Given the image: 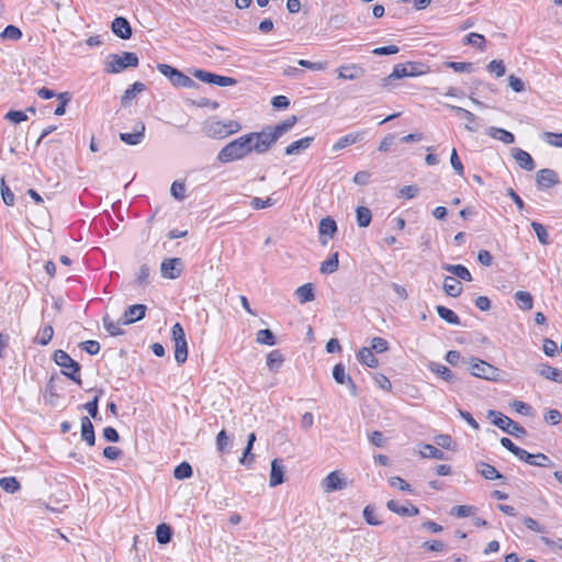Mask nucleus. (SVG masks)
Masks as SVG:
<instances>
[{
	"label": "nucleus",
	"instance_id": "obj_13",
	"mask_svg": "<svg viewBox=\"0 0 562 562\" xmlns=\"http://www.w3.org/2000/svg\"><path fill=\"white\" fill-rule=\"evenodd\" d=\"M147 307L144 304H134L128 306L120 319L121 325H131L145 317Z\"/></svg>",
	"mask_w": 562,
	"mask_h": 562
},
{
	"label": "nucleus",
	"instance_id": "obj_48",
	"mask_svg": "<svg viewBox=\"0 0 562 562\" xmlns=\"http://www.w3.org/2000/svg\"><path fill=\"white\" fill-rule=\"evenodd\" d=\"M193 474L192 467L188 462H181L175 468L173 475L177 480H184L191 477Z\"/></svg>",
	"mask_w": 562,
	"mask_h": 562
},
{
	"label": "nucleus",
	"instance_id": "obj_9",
	"mask_svg": "<svg viewBox=\"0 0 562 562\" xmlns=\"http://www.w3.org/2000/svg\"><path fill=\"white\" fill-rule=\"evenodd\" d=\"M171 333L175 342V359L179 364H182L188 359V344L183 327L176 323L171 328Z\"/></svg>",
	"mask_w": 562,
	"mask_h": 562
},
{
	"label": "nucleus",
	"instance_id": "obj_54",
	"mask_svg": "<svg viewBox=\"0 0 562 562\" xmlns=\"http://www.w3.org/2000/svg\"><path fill=\"white\" fill-rule=\"evenodd\" d=\"M54 329L50 325L45 326L40 336L36 338V342L41 346H46L53 338Z\"/></svg>",
	"mask_w": 562,
	"mask_h": 562
},
{
	"label": "nucleus",
	"instance_id": "obj_7",
	"mask_svg": "<svg viewBox=\"0 0 562 562\" xmlns=\"http://www.w3.org/2000/svg\"><path fill=\"white\" fill-rule=\"evenodd\" d=\"M487 416L492 418V424L501 428L504 432L516 438L526 436V429L517 422L496 411H488Z\"/></svg>",
	"mask_w": 562,
	"mask_h": 562
},
{
	"label": "nucleus",
	"instance_id": "obj_45",
	"mask_svg": "<svg viewBox=\"0 0 562 562\" xmlns=\"http://www.w3.org/2000/svg\"><path fill=\"white\" fill-rule=\"evenodd\" d=\"M0 487L7 493H15L21 488L20 482L14 476L0 479Z\"/></svg>",
	"mask_w": 562,
	"mask_h": 562
},
{
	"label": "nucleus",
	"instance_id": "obj_14",
	"mask_svg": "<svg viewBox=\"0 0 562 562\" xmlns=\"http://www.w3.org/2000/svg\"><path fill=\"white\" fill-rule=\"evenodd\" d=\"M111 30L121 40H130L133 34L132 26L124 16H116L111 23Z\"/></svg>",
	"mask_w": 562,
	"mask_h": 562
},
{
	"label": "nucleus",
	"instance_id": "obj_57",
	"mask_svg": "<svg viewBox=\"0 0 562 562\" xmlns=\"http://www.w3.org/2000/svg\"><path fill=\"white\" fill-rule=\"evenodd\" d=\"M487 70L494 72L497 78L503 77L506 72L503 60L494 59L487 65Z\"/></svg>",
	"mask_w": 562,
	"mask_h": 562
},
{
	"label": "nucleus",
	"instance_id": "obj_20",
	"mask_svg": "<svg viewBox=\"0 0 562 562\" xmlns=\"http://www.w3.org/2000/svg\"><path fill=\"white\" fill-rule=\"evenodd\" d=\"M536 180L539 188H551L559 182L557 172L547 168L537 172Z\"/></svg>",
	"mask_w": 562,
	"mask_h": 562
},
{
	"label": "nucleus",
	"instance_id": "obj_34",
	"mask_svg": "<svg viewBox=\"0 0 562 562\" xmlns=\"http://www.w3.org/2000/svg\"><path fill=\"white\" fill-rule=\"evenodd\" d=\"M514 299L518 307L522 311H530L533 306V297L527 291H517L514 294Z\"/></svg>",
	"mask_w": 562,
	"mask_h": 562
},
{
	"label": "nucleus",
	"instance_id": "obj_28",
	"mask_svg": "<svg viewBox=\"0 0 562 562\" xmlns=\"http://www.w3.org/2000/svg\"><path fill=\"white\" fill-rule=\"evenodd\" d=\"M428 367L431 372L436 373L443 381L449 383L457 381V376L448 367L437 362H430Z\"/></svg>",
	"mask_w": 562,
	"mask_h": 562
},
{
	"label": "nucleus",
	"instance_id": "obj_44",
	"mask_svg": "<svg viewBox=\"0 0 562 562\" xmlns=\"http://www.w3.org/2000/svg\"><path fill=\"white\" fill-rule=\"evenodd\" d=\"M339 260L338 252H334L327 260L321 263V272L325 274L334 273L338 270Z\"/></svg>",
	"mask_w": 562,
	"mask_h": 562
},
{
	"label": "nucleus",
	"instance_id": "obj_56",
	"mask_svg": "<svg viewBox=\"0 0 562 562\" xmlns=\"http://www.w3.org/2000/svg\"><path fill=\"white\" fill-rule=\"evenodd\" d=\"M171 195L178 201H182L186 198V186L183 182L175 181L170 188Z\"/></svg>",
	"mask_w": 562,
	"mask_h": 562
},
{
	"label": "nucleus",
	"instance_id": "obj_8",
	"mask_svg": "<svg viewBox=\"0 0 562 562\" xmlns=\"http://www.w3.org/2000/svg\"><path fill=\"white\" fill-rule=\"evenodd\" d=\"M157 69L161 75L169 79L172 86L177 88H198V83L193 79L170 65L158 64Z\"/></svg>",
	"mask_w": 562,
	"mask_h": 562
},
{
	"label": "nucleus",
	"instance_id": "obj_12",
	"mask_svg": "<svg viewBox=\"0 0 562 562\" xmlns=\"http://www.w3.org/2000/svg\"><path fill=\"white\" fill-rule=\"evenodd\" d=\"M348 486V482L345 477L341 476L339 471L330 472L326 477L322 481V488L324 493H333L336 491H341Z\"/></svg>",
	"mask_w": 562,
	"mask_h": 562
},
{
	"label": "nucleus",
	"instance_id": "obj_21",
	"mask_svg": "<svg viewBox=\"0 0 562 562\" xmlns=\"http://www.w3.org/2000/svg\"><path fill=\"white\" fill-rule=\"evenodd\" d=\"M145 137V124L139 122L133 133H121L120 139L127 145H138Z\"/></svg>",
	"mask_w": 562,
	"mask_h": 562
},
{
	"label": "nucleus",
	"instance_id": "obj_43",
	"mask_svg": "<svg viewBox=\"0 0 562 562\" xmlns=\"http://www.w3.org/2000/svg\"><path fill=\"white\" fill-rule=\"evenodd\" d=\"M172 537V530L171 527L167 524H160L156 528V538L158 543L160 544H167L170 542Z\"/></svg>",
	"mask_w": 562,
	"mask_h": 562
},
{
	"label": "nucleus",
	"instance_id": "obj_17",
	"mask_svg": "<svg viewBox=\"0 0 562 562\" xmlns=\"http://www.w3.org/2000/svg\"><path fill=\"white\" fill-rule=\"evenodd\" d=\"M386 507L392 513H395L402 517H413L419 514V509L412 504H408L407 506L398 504V502L394 499H390L386 503Z\"/></svg>",
	"mask_w": 562,
	"mask_h": 562
},
{
	"label": "nucleus",
	"instance_id": "obj_24",
	"mask_svg": "<svg viewBox=\"0 0 562 562\" xmlns=\"http://www.w3.org/2000/svg\"><path fill=\"white\" fill-rule=\"evenodd\" d=\"M338 78L344 80H355L363 76L364 69L356 64L341 66L338 70Z\"/></svg>",
	"mask_w": 562,
	"mask_h": 562
},
{
	"label": "nucleus",
	"instance_id": "obj_52",
	"mask_svg": "<svg viewBox=\"0 0 562 562\" xmlns=\"http://www.w3.org/2000/svg\"><path fill=\"white\" fill-rule=\"evenodd\" d=\"M465 43L477 47L481 50L485 49V37L479 33H470L465 36Z\"/></svg>",
	"mask_w": 562,
	"mask_h": 562
},
{
	"label": "nucleus",
	"instance_id": "obj_59",
	"mask_svg": "<svg viewBox=\"0 0 562 562\" xmlns=\"http://www.w3.org/2000/svg\"><path fill=\"white\" fill-rule=\"evenodd\" d=\"M542 138L551 146L562 147V133L544 132Z\"/></svg>",
	"mask_w": 562,
	"mask_h": 562
},
{
	"label": "nucleus",
	"instance_id": "obj_16",
	"mask_svg": "<svg viewBox=\"0 0 562 562\" xmlns=\"http://www.w3.org/2000/svg\"><path fill=\"white\" fill-rule=\"evenodd\" d=\"M337 232V224L336 222L330 217H324L321 220L318 225V233H319V241L322 245H326L328 243V239L324 238L325 236L328 238H333Z\"/></svg>",
	"mask_w": 562,
	"mask_h": 562
},
{
	"label": "nucleus",
	"instance_id": "obj_19",
	"mask_svg": "<svg viewBox=\"0 0 562 562\" xmlns=\"http://www.w3.org/2000/svg\"><path fill=\"white\" fill-rule=\"evenodd\" d=\"M284 482V467L281 459H273L271 462L270 481L271 487H276Z\"/></svg>",
	"mask_w": 562,
	"mask_h": 562
},
{
	"label": "nucleus",
	"instance_id": "obj_2",
	"mask_svg": "<svg viewBox=\"0 0 562 562\" xmlns=\"http://www.w3.org/2000/svg\"><path fill=\"white\" fill-rule=\"evenodd\" d=\"M429 67L420 61H407L405 64H397L394 66L393 71L387 77L382 79V87H390L393 80L396 79L426 75L429 72Z\"/></svg>",
	"mask_w": 562,
	"mask_h": 562
},
{
	"label": "nucleus",
	"instance_id": "obj_41",
	"mask_svg": "<svg viewBox=\"0 0 562 562\" xmlns=\"http://www.w3.org/2000/svg\"><path fill=\"white\" fill-rule=\"evenodd\" d=\"M476 512H477V508L472 505H456L451 508L450 515H452L457 518H464V517L475 515Z\"/></svg>",
	"mask_w": 562,
	"mask_h": 562
},
{
	"label": "nucleus",
	"instance_id": "obj_53",
	"mask_svg": "<svg viewBox=\"0 0 562 562\" xmlns=\"http://www.w3.org/2000/svg\"><path fill=\"white\" fill-rule=\"evenodd\" d=\"M57 99L59 101V104L57 105V108L55 109V114L60 116V115H64L65 112H66V105L68 104V102L70 101L71 97H70V93L69 92H63V93H58L57 94Z\"/></svg>",
	"mask_w": 562,
	"mask_h": 562
},
{
	"label": "nucleus",
	"instance_id": "obj_29",
	"mask_svg": "<svg viewBox=\"0 0 562 562\" xmlns=\"http://www.w3.org/2000/svg\"><path fill=\"white\" fill-rule=\"evenodd\" d=\"M313 140H314L313 136L303 137L299 140L291 143L289 146H286L284 153L288 156L297 155L301 151L307 149L311 146V144L313 143Z\"/></svg>",
	"mask_w": 562,
	"mask_h": 562
},
{
	"label": "nucleus",
	"instance_id": "obj_18",
	"mask_svg": "<svg viewBox=\"0 0 562 562\" xmlns=\"http://www.w3.org/2000/svg\"><path fill=\"white\" fill-rule=\"evenodd\" d=\"M366 134H367L366 131H358V132H355V133L347 134V135L340 137L333 145V150L334 151H338V150H341V149L346 148L347 146H350L352 144L361 142L364 138Z\"/></svg>",
	"mask_w": 562,
	"mask_h": 562
},
{
	"label": "nucleus",
	"instance_id": "obj_49",
	"mask_svg": "<svg viewBox=\"0 0 562 562\" xmlns=\"http://www.w3.org/2000/svg\"><path fill=\"white\" fill-rule=\"evenodd\" d=\"M22 35V31L15 25L5 26L4 30L0 33V36L3 40H10L14 42L19 41Z\"/></svg>",
	"mask_w": 562,
	"mask_h": 562
},
{
	"label": "nucleus",
	"instance_id": "obj_36",
	"mask_svg": "<svg viewBox=\"0 0 562 562\" xmlns=\"http://www.w3.org/2000/svg\"><path fill=\"white\" fill-rule=\"evenodd\" d=\"M146 89L145 85L136 81L134 82L123 94L121 103L123 106L130 105L131 101L136 97L137 93L143 92Z\"/></svg>",
	"mask_w": 562,
	"mask_h": 562
},
{
	"label": "nucleus",
	"instance_id": "obj_3",
	"mask_svg": "<svg viewBox=\"0 0 562 562\" xmlns=\"http://www.w3.org/2000/svg\"><path fill=\"white\" fill-rule=\"evenodd\" d=\"M462 364L467 366V369L473 376L488 381L499 380L501 370L484 360L471 357L462 359Z\"/></svg>",
	"mask_w": 562,
	"mask_h": 562
},
{
	"label": "nucleus",
	"instance_id": "obj_6",
	"mask_svg": "<svg viewBox=\"0 0 562 562\" xmlns=\"http://www.w3.org/2000/svg\"><path fill=\"white\" fill-rule=\"evenodd\" d=\"M138 57L135 53L124 52L121 55L110 54L105 61V72L119 74L128 67H137Z\"/></svg>",
	"mask_w": 562,
	"mask_h": 562
},
{
	"label": "nucleus",
	"instance_id": "obj_42",
	"mask_svg": "<svg viewBox=\"0 0 562 562\" xmlns=\"http://www.w3.org/2000/svg\"><path fill=\"white\" fill-rule=\"evenodd\" d=\"M357 224L359 227H368L372 220L370 209L366 206H358L356 210Z\"/></svg>",
	"mask_w": 562,
	"mask_h": 562
},
{
	"label": "nucleus",
	"instance_id": "obj_62",
	"mask_svg": "<svg viewBox=\"0 0 562 562\" xmlns=\"http://www.w3.org/2000/svg\"><path fill=\"white\" fill-rule=\"evenodd\" d=\"M445 65L457 72H471L473 69L471 63L447 61Z\"/></svg>",
	"mask_w": 562,
	"mask_h": 562
},
{
	"label": "nucleus",
	"instance_id": "obj_26",
	"mask_svg": "<svg viewBox=\"0 0 562 562\" xmlns=\"http://www.w3.org/2000/svg\"><path fill=\"white\" fill-rule=\"evenodd\" d=\"M447 106L450 110L454 111L457 113V115H459L460 117H462L463 120L467 121V124H465L464 127L469 132H477V126L474 125L476 116L472 112H470V111H468V110H465L463 108H460V106H457V105H452V104H447Z\"/></svg>",
	"mask_w": 562,
	"mask_h": 562
},
{
	"label": "nucleus",
	"instance_id": "obj_55",
	"mask_svg": "<svg viewBox=\"0 0 562 562\" xmlns=\"http://www.w3.org/2000/svg\"><path fill=\"white\" fill-rule=\"evenodd\" d=\"M102 394V390L98 391V394L92 398V401L86 403L83 408L88 412V414L92 418H97L99 414L98 404H99V395Z\"/></svg>",
	"mask_w": 562,
	"mask_h": 562
},
{
	"label": "nucleus",
	"instance_id": "obj_40",
	"mask_svg": "<svg viewBox=\"0 0 562 562\" xmlns=\"http://www.w3.org/2000/svg\"><path fill=\"white\" fill-rule=\"evenodd\" d=\"M479 472L486 480H497L502 479L503 475L491 464L485 462L477 463Z\"/></svg>",
	"mask_w": 562,
	"mask_h": 562
},
{
	"label": "nucleus",
	"instance_id": "obj_38",
	"mask_svg": "<svg viewBox=\"0 0 562 562\" xmlns=\"http://www.w3.org/2000/svg\"><path fill=\"white\" fill-rule=\"evenodd\" d=\"M436 311L439 317L446 321L448 324L460 325V318L452 310L442 305H438L436 306Z\"/></svg>",
	"mask_w": 562,
	"mask_h": 562
},
{
	"label": "nucleus",
	"instance_id": "obj_47",
	"mask_svg": "<svg viewBox=\"0 0 562 562\" xmlns=\"http://www.w3.org/2000/svg\"><path fill=\"white\" fill-rule=\"evenodd\" d=\"M420 454L424 458H432V459H437V460L446 459L445 453L440 449H438L437 447H435L432 445H428V443H425L423 446V450H420Z\"/></svg>",
	"mask_w": 562,
	"mask_h": 562
},
{
	"label": "nucleus",
	"instance_id": "obj_5",
	"mask_svg": "<svg viewBox=\"0 0 562 562\" xmlns=\"http://www.w3.org/2000/svg\"><path fill=\"white\" fill-rule=\"evenodd\" d=\"M53 359L57 366L63 368L61 372L64 375H66L78 385L82 384L79 374L81 370L79 362L75 361L66 351L60 349L54 352Z\"/></svg>",
	"mask_w": 562,
	"mask_h": 562
},
{
	"label": "nucleus",
	"instance_id": "obj_23",
	"mask_svg": "<svg viewBox=\"0 0 562 562\" xmlns=\"http://www.w3.org/2000/svg\"><path fill=\"white\" fill-rule=\"evenodd\" d=\"M536 372L539 373L542 378L557 382L562 383V371L553 368L549 364L540 363L536 368Z\"/></svg>",
	"mask_w": 562,
	"mask_h": 562
},
{
	"label": "nucleus",
	"instance_id": "obj_32",
	"mask_svg": "<svg viewBox=\"0 0 562 562\" xmlns=\"http://www.w3.org/2000/svg\"><path fill=\"white\" fill-rule=\"evenodd\" d=\"M442 269L452 273L453 276L458 277L461 280H464V281L472 280V276H471L470 271L463 265L443 263Z\"/></svg>",
	"mask_w": 562,
	"mask_h": 562
},
{
	"label": "nucleus",
	"instance_id": "obj_46",
	"mask_svg": "<svg viewBox=\"0 0 562 562\" xmlns=\"http://www.w3.org/2000/svg\"><path fill=\"white\" fill-rule=\"evenodd\" d=\"M256 341L266 346H274L277 344L276 336L270 329H260L256 335Z\"/></svg>",
	"mask_w": 562,
	"mask_h": 562
},
{
	"label": "nucleus",
	"instance_id": "obj_37",
	"mask_svg": "<svg viewBox=\"0 0 562 562\" xmlns=\"http://www.w3.org/2000/svg\"><path fill=\"white\" fill-rule=\"evenodd\" d=\"M283 361V355L278 349L272 350L267 356V367L272 372H278Z\"/></svg>",
	"mask_w": 562,
	"mask_h": 562
},
{
	"label": "nucleus",
	"instance_id": "obj_15",
	"mask_svg": "<svg viewBox=\"0 0 562 562\" xmlns=\"http://www.w3.org/2000/svg\"><path fill=\"white\" fill-rule=\"evenodd\" d=\"M333 378L338 384H347L352 396L357 395V386L349 374L346 373L345 367L338 363L333 369Z\"/></svg>",
	"mask_w": 562,
	"mask_h": 562
},
{
	"label": "nucleus",
	"instance_id": "obj_11",
	"mask_svg": "<svg viewBox=\"0 0 562 562\" xmlns=\"http://www.w3.org/2000/svg\"><path fill=\"white\" fill-rule=\"evenodd\" d=\"M183 271V261L181 258H167L160 265L162 278L175 280L181 276Z\"/></svg>",
	"mask_w": 562,
	"mask_h": 562
},
{
	"label": "nucleus",
	"instance_id": "obj_1",
	"mask_svg": "<svg viewBox=\"0 0 562 562\" xmlns=\"http://www.w3.org/2000/svg\"><path fill=\"white\" fill-rule=\"evenodd\" d=\"M252 153L247 134L226 144L217 154V160L222 164L240 160Z\"/></svg>",
	"mask_w": 562,
	"mask_h": 562
},
{
	"label": "nucleus",
	"instance_id": "obj_33",
	"mask_svg": "<svg viewBox=\"0 0 562 562\" xmlns=\"http://www.w3.org/2000/svg\"><path fill=\"white\" fill-rule=\"evenodd\" d=\"M295 295L301 304L312 302L315 299L314 288L312 283H305L299 286L295 291Z\"/></svg>",
	"mask_w": 562,
	"mask_h": 562
},
{
	"label": "nucleus",
	"instance_id": "obj_4",
	"mask_svg": "<svg viewBox=\"0 0 562 562\" xmlns=\"http://www.w3.org/2000/svg\"><path fill=\"white\" fill-rule=\"evenodd\" d=\"M252 151L265 154L278 142V135L271 126L263 128L261 132H251L247 134Z\"/></svg>",
	"mask_w": 562,
	"mask_h": 562
},
{
	"label": "nucleus",
	"instance_id": "obj_30",
	"mask_svg": "<svg viewBox=\"0 0 562 562\" xmlns=\"http://www.w3.org/2000/svg\"><path fill=\"white\" fill-rule=\"evenodd\" d=\"M486 134L504 144H513L515 142L514 134L501 127L491 126L486 130Z\"/></svg>",
	"mask_w": 562,
	"mask_h": 562
},
{
	"label": "nucleus",
	"instance_id": "obj_35",
	"mask_svg": "<svg viewBox=\"0 0 562 562\" xmlns=\"http://www.w3.org/2000/svg\"><path fill=\"white\" fill-rule=\"evenodd\" d=\"M358 360L368 366L369 368H376L379 366V361L376 357L373 355L372 350L368 347H362L357 355Z\"/></svg>",
	"mask_w": 562,
	"mask_h": 562
},
{
	"label": "nucleus",
	"instance_id": "obj_25",
	"mask_svg": "<svg viewBox=\"0 0 562 562\" xmlns=\"http://www.w3.org/2000/svg\"><path fill=\"white\" fill-rule=\"evenodd\" d=\"M81 424V439L92 447L95 443L94 428L89 417L83 416L80 419Z\"/></svg>",
	"mask_w": 562,
	"mask_h": 562
},
{
	"label": "nucleus",
	"instance_id": "obj_50",
	"mask_svg": "<svg viewBox=\"0 0 562 562\" xmlns=\"http://www.w3.org/2000/svg\"><path fill=\"white\" fill-rule=\"evenodd\" d=\"M530 226L536 233L537 238L541 245H548L550 243L549 235L542 224L538 222H531Z\"/></svg>",
	"mask_w": 562,
	"mask_h": 562
},
{
	"label": "nucleus",
	"instance_id": "obj_10",
	"mask_svg": "<svg viewBox=\"0 0 562 562\" xmlns=\"http://www.w3.org/2000/svg\"><path fill=\"white\" fill-rule=\"evenodd\" d=\"M192 75L202 82L220 87L235 86L237 80L232 77L221 76L202 69H194Z\"/></svg>",
	"mask_w": 562,
	"mask_h": 562
},
{
	"label": "nucleus",
	"instance_id": "obj_22",
	"mask_svg": "<svg viewBox=\"0 0 562 562\" xmlns=\"http://www.w3.org/2000/svg\"><path fill=\"white\" fill-rule=\"evenodd\" d=\"M513 157L516 160V162L519 165L520 168L531 171L535 169L536 165L530 156L529 153L520 149V148H513L512 149Z\"/></svg>",
	"mask_w": 562,
	"mask_h": 562
},
{
	"label": "nucleus",
	"instance_id": "obj_58",
	"mask_svg": "<svg viewBox=\"0 0 562 562\" xmlns=\"http://www.w3.org/2000/svg\"><path fill=\"white\" fill-rule=\"evenodd\" d=\"M120 322L115 324L109 316L103 317L104 328L111 336H119L123 334V330L120 328Z\"/></svg>",
	"mask_w": 562,
	"mask_h": 562
},
{
	"label": "nucleus",
	"instance_id": "obj_63",
	"mask_svg": "<svg viewBox=\"0 0 562 562\" xmlns=\"http://www.w3.org/2000/svg\"><path fill=\"white\" fill-rule=\"evenodd\" d=\"M1 195L2 200L7 205L14 204V194L10 188L5 184L4 178L1 179Z\"/></svg>",
	"mask_w": 562,
	"mask_h": 562
},
{
	"label": "nucleus",
	"instance_id": "obj_39",
	"mask_svg": "<svg viewBox=\"0 0 562 562\" xmlns=\"http://www.w3.org/2000/svg\"><path fill=\"white\" fill-rule=\"evenodd\" d=\"M297 122V117L295 115H291L281 123L271 126L274 131L276 135H278V138H280L282 135H284L286 132H289Z\"/></svg>",
	"mask_w": 562,
	"mask_h": 562
},
{
	"label": "nucleus",
	"instance_id": "obj_61",
	"mask_svg": "<svg viewBox=\"0 0 562 562\" xmlns=\"http://www.w3.org/2000/svg\"><path fill=\"white\" fill-rule=\"evenodd\" d=\"M79 347L87 353L93 356L100 351V344L97 340H86L79 344Z\"/></svg>",
	"mask_w": 562,
	"mask_h": 562
},
{
	"label": "nucleus",
	"instance_id": "obj_27",
	"mask_svg": "<svg viewBox=\"0 0 562 562\" xmlns=\"http://www.w3.org/2000/svg\"><path fill=\"white\" fill-rule=\"evenodd\" d=\"M223 121L214 120L206 123L204 130L207 136L215 138H224L227 136Z\"/></svg>",
	"mask_w": 562,
	"mask_h": 562
},
{
	"label": "nucleus",
	"instance_id": "obj_51",
	"mask_svg": "<svg viewBox=\"0 0 562 562\" xmlns=\"http://www.w3.org/2000/svg\"><path fill=\"white\" fill-rule=\"evenodd\" d=\"M363 518L368 525L379 526L382 524L380 519L376 517L375 508L371 505H367L363 509Z\"/></svg>",
	"mask_w": 562,
	"mask_h": 562
},
{
	"label": "nucleus",
	"instance_id": "obj_64",
	"mask_svg": "<svg viewBox=\"0 0 562 562\" xmlns=\"http://www.w3.org/2000/svg\"><path fill=\"white\" fill-rule=\"evenodd\" d=\"M370 349L379 353L384 352L389 349V342L384 338L374 337L371 341Z\"/></svg>",
	"mask_w": 562,
	"mask_h": 562
},
{
	"label": "nucleus",
	"instance_id": "obj_31",
	"mask_svg": "<svg viewBox=\"0 0 562 562\" xmlns=\"http://www.w3.org/2000/svg\"><path fill=\"white\" fill-rule=\"evenodd\" d=\"M443 291L447 295L458 297L462 293V285L454 277L443 279Z\"/></svg>",
	"mask_w": 562,
	"mask_h": 562
},
{
	"label": "nucleus",
	"instance_id": "obj_60",
	"mask_svg": "<svg viewBox=\"0 0 562 562\" xmlns=\"http://www.w3.org/2000/svg\"><path fill=\"white\" fill-rule=\"evenodd\" d=\"M4 119L12 123L18 124V123L26 121L27 115L24 111L11 110L4 115Z\"/></svg>",
	"mask_w": 562,
	"mask_h": 562
}]
</instances>
